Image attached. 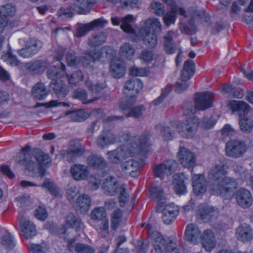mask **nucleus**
<instances>
[{
	"mask_svg": "<svg viewBox=\"0 0 253 253\" xmlns=\"http://www.w3.org/2000/svg\"><path fill=\"white\" fill-rule=\"evenodd\" d=\"M225 166L221 162L215 165L209 171L208 178L212 194L230 200L236 193L238 182L236 179L225 176Z\"/></svg>",
	"mask_w": 253,
	"mask_h": 253,
	"instance_id": "nucleus-1",
	"label": "nucleus"
},
{
	"mask_svg": "<svg viewBox=\"0 0 253 253\" xmlns=\"http://www.w3.org/2000/svg\"><path fill=\"white\" fill-rule=\"evenodd\" d=\"M30 146L27 145L21 150V156L16 160L17 163L24 167L29 175L35 177L37 173L42 178L45 170L42 166H45L49 162V156L39 149H35L32 152L30 151Z\"/></svg>",
	"mask_w": 253,
	"mask_h": 253,
	"instance_id": "nucleus-2",
	"label": "nucleus"
},
{
	"mask_svg": "<svg viewBox=\"0 0 253 253\" xmlns=\"http://www.w3.org/2000/svg\"><path fill=\"white\" fill-rule=\"evenodd\" d=\"M146 227L148 238L156 253H178L177 246L172 241H167L159 231L154 229L152 225L148 224Z\"/></svg>",
	"mask_w": 253,
	"mask_h": 253,
	"instance_id": "nucleus-3",
	"label": "nucleus"
},
{
	"mask_svg": "<svg viewBox=\"0 0 253 253\" xmlns=\"http://www.w3.org/2000/svg\"><path fill=\"white\" fill-rule=\"evenodd\" d=\"M213 94L211 92L196 93L194 98L195 106L191 102L185 103L183 106L185 115L191 116L194 114L196 110L204 111L212 106Z\"/></svg>",
	"mask_w": 253,
	"mask_h": 253,
	"instance_id": "nucleus-4",
	"label": "nucleus"
},
{
	"mask_svg": "<svg viewBox=\"0 0 253 253\" xmlns=\"http://www.w3.org/2000/svg\"><path fill=\"white\" fill-rule=\"evenodd\" d=\"M101 58V53L96 49L86 51L83 56H78L73 51H69L66 55V60L68 66L78 68L80 65L87 67Z\"/></svg>",
	"mask_w": 253,
	"mask_h": 253,
	"instance_id": "nucleus-5",
	"label": "nucleus"
},
{
	"mask_svg": "<svg viewBox=\"0 0 253 253\" xmlns=\"http://www.w3.org/2000/svg\"><path fill=\"white\" fill-rule=\"evenodd\" d=\"M247 150V147L245 141L232 139L226 144L225 154L229 157L237 158L242 156Z\"/></svg>",
	"mask_w": 253,
	"mask_h": 253,
	"instance_id": "nucleus-6",
	"label": "nucleus"
},
{
	"mask_svg": "<svg viewBox=\"0 0 253 253\" xmlns=\"http://www.w3.org/2000/svg\"><path fill=\"white\" fill-rule=\"evenodd\" d=\"M86 152L84 145L79 139L70 141L68 148L65 151V158L68 162H74L82 157Z\"/></svg>",
	"mask_w": 253,
	"mask_h": 253,
	"instance_id": "nucleus-7",
	"label": "nucleus"
},
{
	"mask_svg": "<svg viewBox=\"0 0 253 253\" xmlns=\"http://www.w3.org/2000/svg\"><path fill=\"white\" fill-rule=\"evenodd\" d=\"M199 126V120L196 117L187 119L185 122L181 123L177 126L178 133L183 137L192 138L196 134Z\"/></svg>",
	"mask_w": 253,
	"mask_h": 253,
	"instance_id": "nucleus-8",
	"label": "nucleus"
},
{
	"mask_svg": "<svg viewBox=\"0 0 253 253\" xmlns=\"http://www.w3.org/2000/svg\"><path fill=\"white\" fill-rule=\"evenodd\" d=\"M177 167L178 164L175 160H169L154 167V174L155 176L162 179L165 175L171 174L176 169Z\"/></svg>",
	"mask_w": 253,
	"mask_h": 253,
	"instance_id": "nucleus-9",
	"label": "nucleus"
},
{
	"mask_svg": "<svg viewBox=\"0 0 253 253\" xmlns=\"http://www.w3.org/2000/svg\"><path fill=\"white\" fill-rule=\"evenodd\" d=\"M107 23V20L100 18L95 19L87 24H80L77 28L75 36L79 38L82 37L90 31L103 28Z\"/></svg>",
	"mask_w": 253,
	"mask_h": 253,
	"instance_id": "nucleus-10",
	"label": "nucleus"
},
{
	"mask_svg": "<svg viewBox=\"0 0 253 253\" xmlns=\"http://www.w3.org/2000/svg\"><path fill=\"white\" fill-rule=\"evenodd\" d=\"M42 48L40 41L34 39H29L26 43L25 46L17 51L18 54L23 58H30L37 54Z\"/></svg>",
	"mask_w": 253,
	"mask_h": 253,
	"instance_id": "nucleus-11",
	"label": "nucleus"
},
{
	"mask_svg": "<svg viewBox=\"0 0 253 253\" xmlns=\"http://www.w3.org/2000/svg\"><path fill=\"white\" fill-rule=\"evenodd\" d=\"M184 237L187 242L193 245L197 244L201 239V232L199 228L195 224H188L186 227Z\"/></svg>",
	"mask_w": 253,
	"mask_h": 253,
	"instance_id": "nucleus-12",
	"label": "nucleus"
},
{
	"mask_svg": "<svg viewBox=\"0 0 253 253\" xmlns=\"http://www.w3.org/2000/svg\"><path fill=\"white\" fill-rule=\"evenodd\" d=\"M179 160L185 168H190L195 166L196 158L194 154L184 147H180L178 153Z\"/></svg>",
	"mask_w": 253,
	"mask_h": 253,
	"instance_id": "nucleus-13",
	"label": "nucleus"
},
{
	"mask_svg": "<svg viewBox=\"0 0 253 253\" xmlns=\"http://www.w3.org/2000/svg\"><path fill=\"white\" fill-rule=\"evenodd\" d=\"M145 26L140 30V33H151L159 34L162 32V25L159 19L152 17L146 20Z\"/></svg>",
	"mask_w": 253,
	"mask_h": 253,
	"instance_id": "nucleus-14",
	"label": "nucleus"
},
{
	"mask_svg": "<svg viewBox=\"0 0 253 253\" xmlns=\"http://www.w3.org/2000/svg\"><path fill=\"white\" fill-rule=\"evenodd\" d=\"M96 2V0H75L71 5V8L77 13L85 14Z\"/></svg>",
	"mask_w": 253,
	"mask_h": 253,
	"instance_id": "nucleus-15",
	"label": "nucleus"
},
{
	"mask_svg": "<svg viewBox=\"0 0 253 253\" xmlns=\"http://www.w3.org/2000/svg\"><path fill=\"white\" fill-rule=\"evenodd\" d=\"M199 213L204 222H212L216 219L218 216L219 212L217 209L208 206H202Z\"/></svg>",
	"mask_w": 253,
	"mask_h": 253,
	"instance_id": "nucleus-16",
	"label": "nucleus"
},
{
	"mask_svg": "<svg viewBox=\"0 0 253 253\" xmlns=\"http://www.w3.org/2000/svg\"><path fill=\"white\" fill-rule=\"evenodd\" d=\"M103 190L105 194L114 196L118 192L119 187L117 179L112 176L106 177L103 182Z\"/></svg>",
	"mask_w": 253,
	"mask_h": 253,
	"instance_id": "nucleus-17",
	"label": "nucleus"
},
{
	"mask_svg": "<svg viewBox=\"0 0 253 253\" xmlns=\"http://www.w3.org/2000/svg\"><path fill=\"white\" fill-rule=\"evenodd\" d=\"M236 199L238 204L241 207L247 208L250 207L253 202L251 193L249 190L240 189L236 193Z\"/></svg>",
	"mask_w": 253,
	"mask_h": 253,
	"instance_id": "nucleus-18",
	"label": "nucleus"
},
{
	"mask_svg": "<svg viewBox=\"0 0 253 253\" xmlns=\"http://www.w3.org/2000/svg\"><path fill=\"white\" fill-rule=\"evenodd\" d=\"M116 135L109 130H103L97 139V146L103 148L116 141Z\"/></svg>",
	"mask_w": 253,
	"mask_h": 253,
	"instance_id": "nucleus-19",
	"label": "nucleus"
},
{
	"mask_svg": "<svg viewBox=\"0 0 253 253\" xmlns=\"http://www.w3.org/2000/svg\"><path fill=\"white\" fill-rule=\"evenodd\" d=\"M127 152L125 147L123 146L107 153L109 160L115 164H118L125 160L127 157Z\"/></svg>",
	"mask_w": 253,
	"mask_h": 253,
	"instance_id": "nucleus-20",
	"label": "nucleus"
},
{
	"mask_svg": "<svg viewBox=\"0 0 253 253\" xmlns=\"http://www.w3.org/2000/svg\"><path fill=\"white\" fill-rule=\"evenodd\" d=\"M20 228L22 235L26 238H31L36 234L34 224L24 216L19 218Z\"/></svg>",
	"mask_w": 253,
	"mask_h": 253,
	"instance_id": "nucleus-21",
	"label": "nucleus"
},
{
	"mask_svg": "<svg viewBox=\"0 0 253 253\" xmlns=\"http://www.w3.org/2000/svg\"><path fill=\"white\" fill-rule=\"evenodd\" d=\"M71 173L76 180H84L88 175L87 166L84 165L75 164L70 169Z\"/></svg>",
	"mask_w": 253,
	"mask_h": 253,
	"instance_id": "nucleus-22",
	"label": "nucleus"
},
{
	"mask_svg": "<svg viewBox=\"0 0 253 253\" xmlns=\"http://www.w3.org/2000/svg\"><path fill=\"white\" fill-rule=\"evenodd\" d=\"M205 177L203 174H195L192 178V184L194 193L199 195L206 191L207 186Z\"/></svg>",
	"mask_w": 253,
	"mask_h": 253,
	"instance_id": "nucleus-23",
	"label": "nucleus"
},
{
	"mask_svg": "<svg viewBox=\"0 0 253 253\" xmlns=\"http://www.w3.org/2000/svg\"><path fill=\"white\" fill-rule=\"evenodd\" d=\"M143 84L140 80L133 78L128 80L125 84L124 86V93L126 95L129 94L127 91H131L129 94L131 95H135L137 94L142 88Z\"/></svg>",
	"mask_w": 253,
	"mask_h": 253,
	"instance_id": "nucleus-24",
	"label": "nucleus"
},
{
	"mask_svg": "<svg viewBox=\"0 0 253 253\" xmlns=\"http://www.w3.org/2000/svg\"><path fill=\"white\" fill-rule=\"evenodd\" d=\"M139 164L133 159H130L123 163L122 165L123 171L126 174L135 177L138 175Z\"/></svg>",
	"mask_w": 253,
	"mask_h": 253,
	"instance_id": "nucleus-25",
	"label": "nucleus"
},
{
	"mask_svg": "<svg viewBox=\"0 0 253 253\" xmlns=\"http://www.w3.org/2000/svg\"><path fill=\"white\" fill-rule=\"evenodd\" d=\"M179 210L177 207L166 206L163 210L162 219L166 224L172 223L178 214Z\"/></svg>",
	"mask_w": 253,
	"mask_h": 253,
	"instance_id": "nucleus-26",
	"label": "nucleus"
},
{
	"mask_svg": "<svg viewBox=\"0 0 253 253\" xmlns=\"http://www.w3.org/2000/svg\"><path fill=\"white\" fill-rule=\"evenodd\" d=\"M236 235L239 240L244 243L249 242L253 238L252 229L246 224H242L237 229Z\"/></svg>",
	"mask_w": 253,
	"mask_h": 253,
	"instance_id": "nucleus-27",
	"label": "nucleus"
},
{
	"mask_svg": "<svg viewBox=\"0 0 253 253\" xmlns=\"http://www.w3.org/2000/svg\"><path fill=\"white\" fill-rule=\"evenodd\" d=\"M203 247L207 251L210 252L215 245V240L213 233L211 230H205L201 235Z\"/></svg>",
	"mask_w": 253,
	"mask_h": 253,
	"instance_id": "nucleus-28",
	"label": "nucleus"
},
{
	"mask_svg": "<svg viewBox=\"0 0 253 253\" xmlns=\"http://www.w3.org/2000/svg\"><path fill=\"white\" fill-rule=\"evenodd\" d=\"M229 106L233 112H236L239 114V118L242 117V115L243 116H245V115L249 112V105L242 101H231L229 103Z\"/></svg>",
	"mask_w": 253,
	"mask_h": 253,
	"instance_id": "nucleus-29",
	"label": "nucleus"
},
{
	"mask_svg": "<svg viewBox=\"0 0 253 253\" xmlns=\"http://www.w3.org/2000/svg\"><path fill=\"white\" fill-rule=\"evenodd\" d=\"M60 65H56L51 67L47 71V75L48 78L53 79H58L63 77L65 73V65L60 62Z\"/></svg>",
	"mask_w": 253,
	"mask_h": 253,
	"instance_id": "nucleus-30",
	"label": "nucleus"
},
{
	"mask_svg": "<svg viewBox=\"0 0 253 253\" xmlns=\"http://www.w3.org/2000/svg\"><path fill=\"white\" fill-rule=\"evenodd\" d=\"M87 164L94 169H102L107 166V162L103 158L96 155H91L87 158Z\"/></svg>",
	"mask_w": 253,
	"mask_h": 253,
	"instance_id": "nucleus-31",
	"label": "nucleus"
},
{
	"mask_svg": "<svg viewBox=\"0 0 253 253\" xmlns=\"http://www.w3.org/2000/svg\"><path fill=\"white\" fill-rule=\"evenodd\" d=\"M78 210L81 213H86L90 206V199L89 196L86 194L80 195L76 200Z\"/></svg>",
	"mask_w": 253,
	"mask_h": 253,
	"instance_id": "nucleus-32",
	"label": "nucleus"
},
{
	"mask_svg": "<svg viewBox=\"0 0 253 253\" xmlns=\"http://www.w3.org/2000/svg\"><path fill=\"white\" fill-rule=\"evenodd\" d=\"M194 63L192 60H186L181 72L180 80L188 81L194 74Z\"/></svg>",
	"mask_w": 253,
	"mask_h": 253,
	"instance_id": "nucleus-33",
	"label": "nucleus"
},
{
	"mask_svg": "<svg viewBox=\"0 0 253 253\" xmlns=\"http://www.w3.org/2000/svg\"><path fill=\"white\" fill-rule=\"evenodd\" d=\"M73 97L82 101L84 104H88L99 98L98 96L94 95L92 97L88 98L87 93L85 89L79 88L74 90Z\"/></svg>",
	"mask_w": 253,
	"mask_h": 253,
	"instance_id": "nucleus-34",
	"label": "nucleus"
},
{
	"mask_svg": "<svg viewBox=\"0 0 253 253\" xmlns=\"http://www.w3.org/2000/svg\"><path fill=\"white\" fill-rule=\"evenodd\" d=\"M66 226L74 228L77 232L81 231L83 228V224L80 219L73 213H69L66 216Z\"/></svg>",
	"mask_w": 253,
	"mask_h": 253,
	"instance_id": "nucleus-35",
	"label": "nucleus"
},
{
	"mask_svg": "<svg viewBox=\"0 0 253 253\" xmlns=\"http://www.w3.org/2000/svg\"><path fill=\"white\" fill-rule=\"evenodd\" d=\"M48 93L44 84L42 83H37L32 88V94L34 97L38 100L44 99Z\"/></svg>",
	"mask_w": 253,
	"mask_h": 253,
	"instance_id": "nucleus-36",
	"label": "nucleus"
},
{
	"mask_svg": "<svg viewBox=\"0 0 253 253\" xmlns=\"http://www.w3.org/2000/svg\"><path fill=\"white\" fill-rule=\"evenodd\" d=\"M126 71L125 64L123 62L117 61L112 62L110 65V73L115 78H120L123 77Z\"/></svg>",
	"mask_w": 253,
	"mask_h": 253,
	"instance_id": "nucleus-37",
	"label": "nucleus"
},
{
	"mask_svg": "<svg viewBox=\"0 0 253 253\" xmlns=\"http://www.w3.org/2000/svg\"><path fill=\"white\" fill-rule=\"evenodd\" d=\"M49 86L59 96H64L68 93V90L65 87V84L60 78L58 79H53Z\"/></svg>",
	"mask_w": 253,
	"mask_h": 253,
	"instance_id": "nucleus-38",
	"label": "nucleus"
},
{
	"mask_svg": "<svg viewBox=\"0 0 253 253\" xmlns=\"http://www.w3.org/2000/svg\"><path fill=\"white\" fill-rule=\"evenodd\" d=\"M151 133L149 132H146L138 138L135 137L134 147H139L141 149L148 147L151 145Z\"/></svg>",
	"mask_w": 253,
	"mask_h": 253,
	"instance_id": "nucleus-39",
	"label": "nucleus"
},
{
	"mask_svg": "<svg viewBox=\"0 0 253 253\" xmlns=\"http://www.w3.org/2000/svg\"><path fill=\"white\" fill-rule=\"evenodd\" d=\"M173 184L176 193L177 194H184L186 192V186L184 183L185 177L183 173L175 174L173 176Z\"/></svg>",
	"mask_w": 253,
	"mask_h": 253,
	"instance_id": "nucleus-40",
	"label": "nucleus"
},
{
	"mask_svg": "<svg viewBox=\"0 0 253 253\" xmlns=\"http://www.w3.org/2000/svg\"><path fill=\"white\" fill-rule=\"evenodd\" d=\"M65 115L74 122H83L88 117V114L82 110L67 111L65 113Z\"/></svg>",
	"mask_w": 253,
	"mask_h": 253,
	"instance_id": "nucleus-41",
	"label": "nucleus"
},
{
	"mask_svg": "<svg viewBox=\"0 0 253 253\" xmlns=\"http://www.w3.org/2000/svg\"><path fill=\"white\" fill-rule=\"evenodd\" d=\"M106 35L103 32L92 35L88 40L87 43L91 47H96L101 45L106 41Z\"/></svg>",
	"mask_w": 253,
	"mask_h": 253,
	"instance_id": "nucleus-42",
	"label": "nucleus"
},
{
	"mask_svg": "<svg viewBox=\"0 0 253 253\" xmlns=\"http://www.w3.org/2000/svg\"><path fill=\"white\" fill-rule=\"evenodd\" d=\"M151 197L157 202L165 204L166 199L164 194V190L159 186H153L149 190Z\"/></svg>",
	"mask_w": 253,
	"mask_h": 253,
	"instance_id": "nucleus-43",
	"label": "nucleus"
},
{
	"mask_svg": "<svg viewBox=\"0 0 253 253\" xmlns=\"http://www.w3.org/2000/svg\"><path fill=\"white\" fill-rule=\"evenodd\" d=\"M173 35L174 33L172 31H169L164 38V48L168 54H172L174 53L176 50L175 46L172 42Z\"/></svg>",
	"mask_w": 253,
	"mask_h": 253,
	"instance_id": "nucleus-44",
	"label": "nucleus"
},
{
	"mask_svg": "<svg viewBox=\"0 0 253 253\" xmlns=\"http://www.w3.org/2000/svg\"><path fill=\"white\" fill-rule=\"evenodd\" d=\"M144 44L149 48L155 47L158 43V39L155 33H140Z\"/></svg>",
	"mask_w": 253,
	"mask_h": 253,
	"instance_id": "nucleus-45",
	"label": "nucleus"
},
{
	"mask_svg": "<svg viewBox=\"0 0 253 253\" xmlns=\"http://www.w3.org/2000/svg\"><path fill=\"white\" fill-rule=\"evenodd\" d=\"M135 19L134 16L130 14H128L122 18L121 25L122 29L126 33L134 34L135 31L130 23L133 22Z\"/></svg>",
	"mask_w": 253,
	"mask_h": 253,
	"instance_id": "nucleus-46",
	"label": "nucleus"
},
{
	"mask_svg": "<svg viewBox=\"0 0 253 253\" xmlns=\"http://www.w3.org/2000/svg\"><path fill=\"white\" fill-rule=\"evenodd\" d=\"M120 51L121 56L128 60H130L134 54V49L129 43H124L121 46Z\"/></svg>",
	"mask_w": 253,
	"mask_h": 253,
	"instance_id": "nucleus-47",
	"label": "nucleus"
},
{
	"mask_svg": "<svg viewBox=\"0 0 253 253\" xmlns=\"http://www.w3.org/2000/svg\"><path fill=\"white\" fill-rule=\"evenodd\" d=\"M126 185L125 184L121 185L119 188V202L121 207L125 206L126 203L129 202V194H128L126 188Z\"/></svg>",
	"mask_w": 253,
	"mask_h": 253,
	"instance_id": "nucleus-48",
	"label": "nucleus"
},
{
	"mask_svg": "<svg viewBox=\"0 0 253 253\" xmlns=\"http://www.w3.org/2000/svg\"><path fill=\"white\" fill-rule=\"evenodd\" d=\"M122 211L119 209H116L113 211L111 223V228L112 230H116L119 227L122 220Z\"/></svg>",
	"mask_w": 253,
	"mask_h": 253,
	"instance_id": "nucleus-49",
	"label": "nucleus"
},
{
	"mask_svg": "<svg viewBox=\"0 0 253 253\" xmlns=\"http://www.w3.org/2000/svg\"><path fill=\"white\" fill-rule=\"evenodd\" d=\"M239 124L240 129L244 132H250L253 127V122L246 116L239 118Z\"/></svg>",
	"mask_w": 253,
	"mask_h": 253,
	"instance_id": "nucleus-50",
	"label": "nucleus"
},
{
	"mask_svg": "<svg viewBox=\"0 0 253 253\" xmlns=\"http://www.w3.org/2000/svg\"><path fill=\"white\" fill-rule=\"evenodd\" d=\"M85 85L91 91L93 96H97V93L101 92L106 87L104 83H97L95 84H93L92 82L89 80L85 81Z\"/></svg>",
	"mask_w": 253,
	"mask_h": 253,
	"instance_id": "nucleus-51",
	"label": "nucleus"
},
{
	"mask_svg": "<svg viewBox=\"0 0 253 253\" xmlns=\"http://www.w3.org/2000/svg\"><path fill=\"white\" fill-rule=\"evenodd\" d=\"M156 128L160 132L165 140L168 141L172 139L174 131L169 127L158 125L156 126Z\"/></svg>",
	"mask_w": 253,
	"mask_h": 253,
	"instance_id": "nucleus-52",
	"label": "nucleus"
},
{
	"mask_svg": "<svg viewBox=\"0 0 253 253\" xmlns=\"http://www.w3.org/2000/svg\"><path fill=\"white\" fill-rule=\"evenodd\" d=\"M27 69L32 74H36L40 72L42 68L45 67V63L42 60H37L28 64Z\"/></svg>",
	"mask_w": 253,
	"mask_h": 253,
	"instance_id": "nucleus-53",
	"label": "nucleus"
},
{
	"mask_svg": "<svg viewBox=\"0 0 253 253\" xmlns=\"http://www.w3.org/2000/svg\"><path fill=\"white\" fill-rule=\"evenodd\" d=\"M16 11L15 8L11 4H6L0 7V15L7 18L8 16H13Z\"/></svg>",
	"mask_w": 253,
	"mask_h": 253,
	"instance_id": "nucleus-54",
	"label": "nucleus"
},
{
	"mask_svg": "<svg viewBox=\"0 0 253 253\" xmlns=\"http://www.w3.org/2000/svg\"><path fill=\"white\" fill-rule=\"evenodd\" d=\"M146 108L143 105L137 106L130 110L129 113L126 115V117L140 118L142 116Z\"/></svg>",
	"mask_w": 253,
	"mask_h": 253,
	"instance_id": "nucleus-55",
	"label": "nucleus"
},
{
	"mask_svg": "<svg viewBox=\"0 0 253 253\" xmlns=\"http://www.w3.org/2000/svg\"><path fill=\"white\" fill-rule=\"evenodd\" d=\"M1 59L4 61H7L11 66H17L20 63L16 56L12 54L10 50L8 51L6 53H4L1 56Z\"/></svg>",
	"mask_w": 253,
	"mask_h": 253,
	"instance_id": "nucleus-56",
	"label": "nucleus"
},
{
	"mask_svg": "<svg viewBox=\"0 0 253 253\" xmlns=\"http://www.w3.org/2000/svg\"><path fill=\"white\" fill-rule=\"evenodd\" d=\"M127 96L129 97L128 98L126 99L124 101H121L119 105L120 109L126 110L130 108L135 103L136 98L135 95L127 94Z\"/></svg>",
	"mask_w": 253,
	"mask_h": 253,
	"instance_id": "nucleus-57",
	"label": "nucleus"
},
{
	"mask_svg": "<svg viewBox=\"0 0 253 253\" xmlns=\"http://www.w3.org/2000/svg\"><path fill=\"white\" fill-rule=\"evenodd\" d=\"M91 217L94 220H101L106 216V212L102 207L95 208L91 212Z\"/></svg>",
	"mask_w": 253,
	"mask_h": 253,
	"instance_id": "nucleus-58",
	"label": "nucleus"
},
{
	"mask_svg": "<svg viewBox=\"0 0 253 253\" xmlns=\"http://www.w3.org/2000/svg\"><path fill=\"white\" fill-rule=\"evenodd\" d=\"M75 251L77 253H94V250L91 246L82 243H76Z\"/></svg>",
	"mask_w": 253,
	"mask_h": 253,
	"instance_id": "nucleus-59",
	"label": "nucleus"
},
{
	"mask_svg": "<svg viewBox=\"0 0 253 253\" xmlns=\"http://www.w3.org/2000/svg\"><path fill=\"white\" fill-rule=\"evenodd\" d=\"M174 10L171 7V10L166 13L163 17L164 23L168 27L175 23L176 15Z\"/></svg>",
	"mask_w": 253,
	"mask_h": 253,
	"instance_id": "nucleus-60",
	"label": "nucleus"
},
{
	"mask_svg": "<svg viewBox=\"0 0 253 253\" xmlns=\"http://www.w3.org/2000/svg\"><path fill=\"white\" fill-rule=\"evenodd\" d=\"M154 55L152 51L145 49L141 51L139 58L145 63H148L153 60Z\"/></svg>",
	"mask_w": 253,
	"mask_h": 253,
	"instance_id": "nucleus-61",
	"label": "nucleus"
},
{
	"mask_svg": "<svg viewBox=\"0 0 253 253\" xmlns=\"http://www.w3.org/2000/svg\"><path fill=\"white\" fill-rule=\"evenodd\" d=\"M42 186L47 189L48 191L54 196H57L59 194L58 188L48 179L45 180Z\"/></svg>",
	"mask_w": 253,
	"mask_h": 253,
	"instance_id": "nucleus-62",
	"label": "nucleus"
},
{
	"mask_svg": "<svg viewBox=\"0 0 253 253\" xmlns=\"http://www.w3.org/2000/svg\"><path fill=\"white\" fill-rule=\"evenodd\" d=\"M1 242L2 245L8 249H12L15 245L12 236L9 234L4 235Z\"/></svg>",
	"mask_w": 253,
	"mask_h": 253,
	"instance_id": "nucleus-63",
	"label": "nucleus"
},
{
	"mask_svg": "<svg viewBox=\"0 0 253 253\" xmlns=\"http://www.w3.org/2000/svg\"><path fill=\"white\" fill-rule=\"evenodd\" d=\"M150 7L153 10V12L157 15L161 16L164 14V6L162 3L159 2H153L151 3Z\"/></svg>",
	"mask_w": 253,
	"mask_h": 253,
	"instance_id": "nucleus-64",
	"label": "nucleus"
}]
</instances>
